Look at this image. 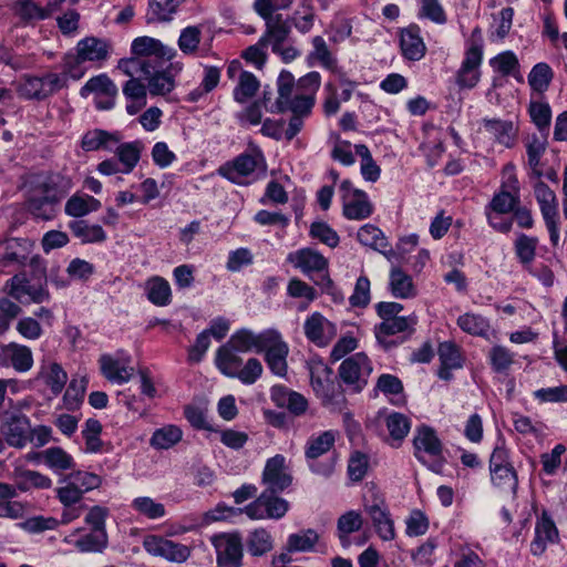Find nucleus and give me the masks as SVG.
Wrapping results in <instances>:
<instances>
[{"instance_id":"a19ab883","label":"nucleus","mask_w":567,"mask_h":567,"mask_svg":"<svg viewBox=\"0 0 567 567\" xmlns=\"http://www.w3.org/2000/svg\"><path fill=\"white\" fill-rule=\"evenodd\" d=\"M101 203L92 196H72L65 204V213L73 217H82L97 210Z\"/></svg>"},{"instance_id":"c9c22d12","label":"nucleus","mask_w":567,"mask_h":567,"mask_svg":"<svg viewBox=\"0 0 567 567\" xmlns=\"http://www.w3.org/2000/svg\"><path fill=\"white\" fill-rule=\"evenodd\" d=\"M456 323L462 331L477 337H486L491 329L488 319L473 312H466L460 316Z\"/></svg>"},{"instance_id":"1a4fd4ad","label":"nucleus","mask_w":567,"mask_h":567,"mask_svg":"<svg viewBox=\"0 0 567 567\" xmlns=\"http://www.w3.org/2000/svg\"><path fill=\"white\" fill-rule=\"evenodd\" d=\"M262 340V351L265 352V360L268 368L276 375L285 377L288 370V343L284 341L281 334L275 329L266 330V336Z\"/></svg>"},{"instance_id":"ea45409f","label":"nucleus","mask_w":567,"mask_h":567,"mask_svg":"<svg viewBox=\"0 0 567 567\" xmlns=\"http://www.w3.org/2000/svg\"><path fill=\"white\" fill-rule=\"evenodd\" d=\"M311 42L313 49L309 53V59L317 61L321 66L330 71H334L337 69V59L329 50L326 40L320 35H316Z\"/></svg>"},{"instance_id":"6e6d98bb","label":"nucleus","mask_w":567,"mask_h":567,"mask_svg":"<svg viewBox=\"0 0 567 567\" xmlns=\"http://www.w3.org/2000/svg\"><path fill=\"white\" fill-rule=\"evenodd\" d=\"M358 240L364 245L381 250L386 247L385 238L378 227L367 224L362 226L357 234Z\"/></svg>"},{"instance_id":"338daca9","label":"nucleus","mask_w":567,"mask_h":567,"mask_svg":"<svg viewBox=\"0 0 567 567\" xmlns=\"http://www.w3.org/2000/svg\"><path fill=\"white\" fill-rule=\"evenodd\" d=\"M310 235L331 248L339 244L338 234L328 224L322 221L311 225Z\"/></svg>"},{"instance_id":"4d7b16f0","label":"nucleus","mask_w":567,"mask_h":567,"mask_svg":"<svg viewBox=\"0 0 567 567\" xmlns=\"http://www.w3.org/2000/svg\"><path fill=\"white\" fill-rule=\"evenodd\" d=\"M23 23H32L48 19V12L42 10L35 0L25 1L13 12Z\"/></svg>"},{"instance_id":"e2e57ef3","label":"nucleus","mask_w":567,"mask_h":567,"mask_svg":"<svg viewBox=\"0 0 567 567\" xmlns=\"http://www.w3.org/2000/svg\"><path fill=\"white\" fill-rule=\"evenodd\" d=\"M416 323L415 317H395L383 321L379 326V331L385 336H393L404 332Z\"/></svg>"},{"instance_id":"dca6fc26","label":"nucleus","mask_w":567,"mask_h":567,"mask_svg":"<svg viewBox=\"0 0 567 567\" xmlns=\"http://www.w3.org/2000/svg\"><path fill=\"white\" fill-rule=\"evenodd\" d=\"M143 546L151 555L161 556L173 563H184L190 555L186 545L153 535L145 537Z\"/></svg>"},{"instance_id":"cd10ccee","label":"nucleus","mask_w":567,"mask_h":567,"mask_svg":"<svg viewBox=\"0 0 567 567\" xmlns=\"http://www.w3.org/2000/svg\"><path fill=\"white\" fill-rule=\"evenodd\" d=\"M147 299L157 307L168 306L172 301V289L166 279L153 276L145 282Z\"/></svg>"},{"instance_id":"37998d69","label":"nucleus","mask_w":567,"mask_h":567,"mask_svg":"<svg viewBox=\"0 0 567 567\" xmlns=\"http://www.w3.org/2000/svg\"><path fill=\"white\" fill-rule=\"evenodd\" d=\"M336 442V432L326 431L317 437L309 439L306 447V457L316 460L327 453Z\"/></svg>"},{"instance_id":"79ce46f5","label":"nucleus","mask_w":567,"mask_h":567,"mask_svg":"<svg viewBox=\"0 0 567 567\" xmlns=\"http://www.w3.org/2000/svg\"><path fill=\"white\" fill-rule=\"evenodd\" d=\"M538 245V239L536 237H530L525 234H520L514 244L515 254L520 261V264L528 268L532 266L533 260L536 256V248Z\"/></svg>"},{"instance_id":"49530a36","label":"nucleus","mask_w":567,"mask_h":567,"mask_svg":"<svg viewBox=\"0 0 567 567\" xmlns=\"http://www.w3.org/2000/svg\"><path fill=\"white\" fill-rule=\"evenodd\" d=\"M259 89V81L257 78L247 71H241L238 79V84L234 90V99L239 103H245L248 99L252 97Z\"/></svg>"},{"instance_id":"a878e982","label":"nucleus","mask_w":567,"mask_h":567,"mask_svg":"<svg viewBox=\"0 0 567 567\" xmlns=\"http://www.w3.org/2000/svg\"><path fill=\"white\" fill-rule=\"evenodd\" d=\"M132 52L138 56L155 55L171 60L176 54L173 48L164 45L159 40L151 37H140L132 42Z\"/></svg>"},{"instance_id":"c03bdc74","label":"nucleus","mask_w":567,"mask_h":567,"mask_svg":"<svg viewBox=\"0 0 567 567\" xmlns=\"http://www.w3.org/2000/svg\"><path fill=\"white\" fill-rule=\"evenodd\" d=\"M61 484L55 488V496L63 506L80 504L84 494L66 475L59 481Z\"/></svg>"},{"instance_id":"bb28decb","label":"nucleus","mask_w":567,"mask_h":567,"mask_svg":"<svg viewBox=\"0 0 567 567\" xmlns=\"http://www.w3.org/2000/svg\"><path fill=\"white\" fill-rule=\"evenodd\" d=\"M30 460L41 458L48 467L55 472H63L74 467L73 457L63 449L54 446L49 447L40 453L29 456Z\"/></svg>"},{"instance_id":"e433bc0d","label":"nucleus","mask_w":567,"mask_h":567,"mask_svg":"<svg viewBox=\"0 0 567 567\" xmlns=\"http://www.w3.org/2000/svg\"><path fill=\"white\" fill-rule=\"evenodd\" d=\"M14 478L17 482L18 489L22 492H27L32 487L45 489L52 486L51 478L37 471H16Z\"/></svg>"},{"instance_id":"6e6552de","label":"nucleus","mask_w":567,"mask_h":567,"mask_svg":"<svg viewBox=\"0 0 567 567\" xmlns=\"http://www.w3.org/2000/svg\"><path fill=\"white\" fill-rule=\"evenodd\" d=\"M365 514L369 516L377 535L383 542L395 539L396 532L394 520L385 499L378 493H373L371 499H365L363 504Z\"/></svg>"},{"instance_id":"c756f323","label":"nucleus","mask_w":567,"mask_h":567,"mask_svg":"<svg viewBox=\"0 0 567 567\" xmlns=\"http://www.w3.org/2000/svg\"><path fill=\"white\" fill-rule=\"evenodd\" d=\"M266 336V330L261 333H254L250 330L241 329L237 332H235L229 340L226 342L235 349L236 351L240 352H248L250 350H256L257 352L262 351V343H264V337Z\"/></svg>"},{"instance_id":"aec40b11","label":"nucleus","mask_w":567,"mask_h":567,"mask_svg":"<svg viewBox=\"0 0 567 567\" xmlns=\"http://www.w3.org/2000/svg\"><path fill=\"white\" fill-rule=\"evenodd\" d=\"M0 361L11 364L18 371H28L33 364L32 352L27 346L14 342L0 344Z\"/></svg>"},{"instance_id":"5fc2aeb1","label":"nucleus","mask_w":567,"mask_h":567,"mask_svg":"<svg viewBox=\"0 0 567 567\" xmlns=\"http://www.w3.org/2000/svg\"><path fill=\"white\" fill-rule=\"evenodd\" d=\"M553 75V71L547 63H538L528 74V83L533 90L543 92L549 86Z\"/></svg>"},{"instance_id":"c85d7f7f","label":"nucleus","mask_w":567,"mask_h":567,"mask_svg":"<svg viewBox=\"0 0 567 567\" xmlns=\"http://www.w3.org/2000/svg\"><path fill=\"white\" fill-rule=\"evenodd\" d=\"M534 195L544 219L558 218V203L555 193L543 181L534 185Z\"/></svg>"},{"instance_id":"f8f14e48","label":"nucleus","mask_w":567,"mask_h":567,"mask_svg":"<svg viewBox=\"0 0 567 567\" xmlns=\"http://www.w3.org/2000/svg\"><path fill=\"white\" fill-rule=\"evenodd\" d=\"M131 363V358L123 352L104 353L99 358L102 375L117 385L124 384L133 377L134 368Z\"/></svg>"},{"instance_id":"3c124183","label":"nucleus","mask_w":567,"mask_h":567,"mask_svg":"<svg viewBox=\"0 0 567 567\" xmlns=\"http://www.w3.org/2000/svg\"><path fill=\"white\" fill-rule=\"evenodd\" d=\"M181 439V429L174 425H168L154 432L151 439V444L156 449H169L179 442Z\"/></svg>"},{"instance_id":"680f3d73","label":"nucleus","mask_w":567,"mask_h":567,"mask_svg":"<svg viewBox=\"0 0 567 567\" xmlns=\"http://www.w3.org/2000/svg\"><path fill=\"white\" fill-rule=\"evenodd\" d=\"M529 115L533 123L542 131L547 130L550 125L551 110L548 103L532 102L529 104Z\"/></svg>"},{"instance_id":"4c0bfd02","label":"nucleus","mask_w":567,"mask_h":567,"mask_svg":"<svg viewBox=\"0 0 567 567\" xmlns=\"http://www.w3.org/2000/svg\"><path fill=\"white\" fill-rule=\"evenodd\" d=\"M319 540V535L315 529L308 528L299 533L289 535L286 544L288 551H311Z\"/></svg>"},{"instance_id":"774afa93","label":"nucleus","mask_w":567,"mask_h":567,"mask_svg":"<svg viewBox=\"0 0 567 567\" xmlns=\"http://www.w3.org/2000/svg\"><path fill=\"white\" fill-rule=\"evenodd\" d=\"M175 86L174 79L166 72L155 73L148 81V91L152 95H165Z\"/></svg>"},{"instance_id":"4be33fe9","label":"nucleus","mask_w":567,"mask_h":567,"mask_svg":"<svg viewBox=\"0 0 567 567\" xmlns=\"http://www.w3.org/2000/svg\"><path fill=\"white\" fill-rule=\"evenodd\" d=\"M485 131L492 135L496 143L512 148L517 140L518 127L512 121L499 118L483 120Z\"/></svg>"},{"instance_id":"7ed1b4c3","label":"nucleus","mask_w":567,"mask_h":567,"mask_svg":"<svg viewBox=\"0 0 567 567\" xmlns=\"http://www.w3.org/2000/svg\"><path fill=\"white\" fill-rule=\"evenodd\" d=\"M315 99L295 91V79L288 71H282L278 78V97L274 105L267 107L271 113L291 111L293 115L305 116L311 112Z\"/></svg>"},{"instance_id":"69168bd1","label":"nucleus","mask_w":567,"mask_h":567,"mask_svg":"<svg viewBox=\"0 0 567 567\" xmlns=\"http://www.w3.org/2000/svg\"><path fill=\"white\" fill-rule=\"evenodd\" d=\"M495 472H491V480L497 487L508 489L515 493L518 485L517 474L514 467H505Z\"/></svg>"},{"instance_id":"2eb2a0df","label":"nucleus","mask_w":567,"mask_h":567,"mask_svg":"<svg viewBox=\"0 0 567 567\" xmlns=\"http://www.w3.org/2000/svg\"><path fill=\"white\" fill-rule=\"evenodd\" d=\"M261 162L262 156L259 152L244 153L220 166L218 172L230 182L241 184L243 178L251 175Z\"/></svg>"},{"instance_id":"412c9836","label":"nucleus","mask_w":567,"mask_h":567,"mask_svg":"<svg viewBox=\"0 0 567 567\" xmlns=\"http://www.w3.org/2000/svg\"><path fill=\"white\" fill-rule=\"evenodd\" d=\"M287 260L305 274L320 272L327 269L328 260L311 248H302L290 252Z\"/></svg>"},{"instance_id":"473e14b6","label":"nucleus","mask_w":567,"mask_h":567,"mask_svg":"<svg viewBox=\"0 0 567 567\" xmlns=\"http://www.w3.org/2000/svg\"><path fill=\"white\" fill-rule=\"evenodd\" d=\"M120 142V136L103 130L89 131L82 138V147L87 152L100 148L111 150L112 145Z\"/></svg>"},{"instance_id":"09e8293b","label":"nucleus","mask_w":567,"mask_h":567,"mask_svg":"<svg viewBox=\"0 0 567 567\" xmlns=\"http://www.w3.org/2000/svg\"><path fill=\"white\" fill-rule=\"evenodd\" d=\"M310 382L313 389L328 388L331 382L332 370L321 360L312 359L308 362Z\"/></svg>"},{"instance_id":"ddd939ff","label":"nucleus","mask_w":567,"mask_h":567,"mask_svg":"<svg viewBox=\"0 0 567 567\" xmlns=\"http://www.w3.org/2000/svg\"><path fill=\"white\" fill-rule=\"evenodd\" d=\"M303 333L310 342L323 348L336 338L337 326L320 312H313L305 320Z\"/></svg>"},{"instance_id":"423d86ee","label":"nucleus","mask_w":567,"mask_h":567,"mask_svg":"<svg viewBox=\"0 0 567 567\" xmlns=\"http://www.w3.org/2000/svg\"><path fill=\"white\" fill-rule=\"evenodd\" d=\"M279 493L265 489L254 502L237 511L255 520L280 519L289 511V503L278 496Z\"/></svg>"},{"instance_id":"5701e85b","label":"nucleus","mask_w":567,"mask_h":567,"mask_svg":"<svg viewBox=\"0 0 567 567\" xmlns=\"http://www.w3.org/2000/svg\"><path fill=\"white\" fill-rule=\"evenodd\" d=\"M413 446L414 455L420 461L423 460L422 453H426L431 456H439L442 453V443L435 431L425 425L416 429Z\"/></svg>"},{"instance_id":"20e7f679","label":"nucleus","mask_w":567,"mask_h":567,"mask_svg":"<svg viewBox=\"0 0 567 567\" xmlns=\"http://www.w3.org/2000/svg\"><path fill=\"white\" fill-rule=\"evenodd\" d=\"M109 40L95 37H86L76 44V53L65 58V74L74 80L83 75L80 65L85 62H103L109 58L111 51Z\"/></svg>"},{"instance_id":"13d9d810","label":"nucleus","mask_w":567,"mask_h":567,"mask_svg":"<svg viewBox=\"0 0 567 567\" xmlns=\"http://www.w3.org/2000/svg\"><path fill=\"white\" fill-rule=\"evenodd\" d=\"M132 507L151 519L161 518L165 515L164 505L146 496L135 498L132 503Z\"/></svg>"},{"instance_id":"393cba45","label":"nucleus","mask_w":567,"mask_h":567,"mask_svg":"<svg viewBox=\"0 0 567 567\" xmlns=\"http://www.w3.org/2000/svg\"><path fill=\"white\" fill-rule=\"evenodd\" d=\"M400 48L404 58L411 61H419L424 56L425 44L420 37L417 27L411 25L401 31Z\"/></svg>"},{"instance_id":"f257e3e1","label":"nucleus","mask_w":567,"mask_h":567,"mask_svg":"<svg viewBox=\"0 0 567 567\" xmlns=\"http://www.w3.org/2000/svg\"><path fill=\"white\" fill-rule=\"evenodd\" d=\"M71 188V179L59 173L40 176L28 190L27 210L35 218L49 220L54 217L59 203Z\"/></svg>"},{"instance_id":"72a5a7b5","label":"nucleus","mask_w":567,"mask_h":567,"mask_svg":"<svg viewBox=\"0 0 567 567\" xmlns=\"http://www.w3.org/2000/svg\"><path fill=\"white\" fill-rule=\"evenodd\" d=\"M363 518L357 511H349L338 518L337 530L343 547L350 545L349 535L361 529Z\"/></svg>"},{"instance_id":"f3484780","label":"nucleus","mask_w":567,"mask_h":567,"mask_svg":"<svg viewBox=\"0 0 567 567\" xmlns=\"http://www.w3.org/2000/svg\"><path fill=\"white\" fill-rule=\"evenodd\" d=\"M261 482L266 485V489L275 492H282L291 485L292 476L287 471L282 455L277 454L267 461Z\"/></svg>"},{"instance_id":"39448f33","label":"nucleus","mask_w":567,"mask_h":567,"mask_svg":"<svg viewBox=\"0 0 567 567\" xmlns=\"http://www.w3.org/2000/svg\"><path fill=\"white\" fill-rule=\"evenodd\" d=\"M255 9L266 20V32L260 38V44L270 45L272 51H278L279 45L285 44L290 33V27L281 14H274L275 8L270 0H256Z\"/></svg>"},{"instance_id":"9d476101","label":"nucleus","mask_w":567,"mask_h":567,"mask_svg":"<svg viewBox=\"0 0 567 567\" xmlns=\"http://www.w3.org/2000/svg\"><path fill=\"white\" fill-rule=\"evenodd\" d=\"M219 567H240L244 556L239 533H224L212 537Z\"/></svg>"},{"instance_id":"de8ad7c7","label":"nucleus","mask_w":567,"mask_h":567,"mask_svg":"<svg viewBox=\"0 0 567 567\" xmlns=\"http://www.w3.org/2000/svg\"><path fill=\"white\" fill-rule=\"evenodd\" d=\"M546 151V138L537 136L535 134L527 137L526 141V153L528 158V165L535 174L540 175L539 165L540 158Z\"/></svg>"},{"instance_id":"9b49d317","label":"nucleus","mask_w":567,"mask_h":567,"mask_svg":"<svg viewBox=\"0 0 567 567\" xmlns=\"http://www.w3.org/2000/svg\"><path fill=\"white\" fill-rule=\"evenodd\" d=\"M343 202V215L348 219L361 220L371 216L373 206L367 194L354 188L350 181H343L340 185Z\"/></svg>"},{"instance_id":"7c9ffc66","label":"nucleus","mask_w":567,"mask_h":567,"mask_svg":"<svg viewBox=\"0 0 567 567\" xmlns=\"http://www.w3.org/2000/svg\"><path fill=\"white\" fill-rule=\"evenodd\" d=\"M390 290L395 298L409 299L416 296V288L410 275L398 267L390 271Z\"/></svg>"},{"instance_id":"a18cd8bd","label":"nucleus","mask_w":567,"mask_h":567,"mask_svg":"<svg viewBox=\"0 0 567 567\" xmlns=\"http://www.w3.org/2000/svg\"><path fill=\"white\" fill-rule=\"evenodd\" d=\"M520 199L518 194H512L507 190L499 189L492 198L486 207V210L495 212L496 214H508L512 213Z\"/></svg>"},{"instance_id":"bf43d9fd","label":"nucleus","mask_w":567,"mask_h":567,"mask_svg":"<svg viewBox=\"0 0 567 567\" xmlns=\"http://www.w3.org/2000/svg\"><path fill=\"white\" fill-rule=\"evenodd\" d=\"M202 31L198 27L190 25L185 28L178 39V48L185 54H194L200 42Z\"/></svg>"},{"instance_id":"0eeeda50","label":"nucleus","mask_w":567,"mask_h":567,"mask_svg":"<svg viewBox=\"0 0 567 567\" xmlns=\"http://www.w3.org/2000/svg\"><path fill=\"white\" fill-rule=\"evenodd\" d=\"M66 74L48 73L42 78L23 76L17 82V92L25 100H44L66 83Z\"/></svg>"},{"instance_id":"2f4dec72","label":"nucleus","mask_w":567,"mask_h":567,"mask_svg":"<svg viewBox=\"0 0 567 567\" xmlns=\"http://www.w3.org/2000/svg\"><path fill=\"white\" fill-rule=\"evenodd\" d=\"M248 553L254 557H261L274 548L271 534L262 527L251 530L246 538Z\"/></svg>"},{"instance_id":"052dcab7","label":"nucleus","mask_w":567,"mask_h":567,"mask_svg":"<svg viewBox=\"0 0 567 567\" xmlns=\"http://www.w3.org/2000/svg\"><path fill=\"white\" fill-rule=\"evenodd\" d=\"M82 90L102 94L106 97H114L117 94L116 85L106 75L92 78L86 82Z\"/></svg>"},{"instance_id":"0e129e2a","label":"nucleus","mask_w":567,"mask_h":567,"mask_svg":"<svg viewBox=\"0 0 567 567\" xmlns=\"http://www.w3.org/2000/svg\"><path fill=\"white\" fill-rule=\"evenodd\" d=\"M68 476L83 494L95 488H99L102 484V478L99 475L91 472L76 471L70 473Z\"/></svg>"},{"instance_id":"4468645a","label":"nucleus","mask_w":567,"mask_h":567,"mask_svg":"<svg viewBox=\"0 0 567 567\" xmlns=\"http://www.w3.org/2000/svg\"><path fill=\"white\" fill-rule=\"evenodd\" d=\"M10 297L22 302L25 297L30 301L41 303L49 300V291L43 286H33L28 280L25 274H17L9 279L3 288Z\"/></svg>"},{"instance_id":"f704fd0d","label":"nucleus","mask_w":567,"mask_h":567,"mask_svg":"<svg viewBox=\"0 0 567 567\" xmlns=\"http://www.w3.org/2000/svg\"><path fill=\"white\" fill-rule=\"evenodd\" d=\"M69 228L83 244L102 243L106 239V234L100 225H90L82 219L71 221Z\"/></svg>"},{"instance_id":"b1692460","label":"nucleus","mask_w":567,"mask_h":567,"mask_svg":"<svg viewBox=\"0 0 567 567\" xmlns=\"http://www.w3.org/2000/svg\"><path fill=\"white\" fill-rule=\"evenodd\" d=\"M437 354L441 362L437 374L440 379L450 380L452 378L451 370L460 369L463 365L461 350L455 343L444 341L440 343Z\"/></svg>"},{"instance_id":"58836bf2","label":"nucleus","mask_w":567,"mask_h":567,"mask_svg":"<svg viewBox=\"0 0 567 567\" xmlns=\"http://www.w3.org/2000/svg\"><path fill=\"white\" fill-rule=\"evenodd\" d=\"M106 532L93 530L74 542V546L82 553H101L107 547Z\"/></svg>"},{"instance_id":"6ab92c4d","label":"nucleus","mask_w":567,"mask_h":567,"mask_svg":"<svg viewBox=\"0 0 567 567\" xmlns=\"http://www.w3.org/2000/svg\"><path fill=\"white\" fill-rule=\"evenodd\" d=\"M371 371L372 367L368 357L358 352L341 363L339 375L347 384H355L369 377Z\"/></svg>"},{"instance_id":"603ef678","label":"nucleus","mask_w":567,"mask_h":567,"mask_svg":"<svg viewBox=\"0 0 567 567\" xmlns=\"http://www.w3.org/2000/svg\"><path fill=\"white\" fill-rule=\"evenodd\" d=\"M385 423L390 437L396 442H401L408 435L411 427L408 416L396 412L389 414Z\"/></svg>"},{"instance_id":"864d4df0","label":"nucleus","mask_w":567,"mask_h":567,"mask_svg":"<svg viewBox=\"0 0 567 567\" xmlns=\"http://www.w3.org/2000/svg\"><path fill=\"white\" fill-rule=\"evenodd\" d=\"M41 378L44 380V384L51 388V390H63L68 382L66 372L58 363H50L43 367Z\"/></svg>"},{"instance_id":"8fccbe9b","label":"nucleus","mask_w":567,"mask_h":567,"mask_svg":"<svg viewBox=\"0 0 567 567\" xmlns=\"http://www.w3.org/2000/svg\"><path fill=\"white\" fill-rule=\"evenodd\" d=\"M118 162L122 164V173H130L136 166L141 157V146L137 142L124 143L116 148Z\"/></svg>"},{"instance_id":"a211bd4d","label":"nucleus","mask_w":567,"mask_h":567,"mask_svg":"<svg viewBox=\"0 0 567 567\" xmlns=\"http://www.w3.org/2000/svg\"><path fill=\"white\" fill-rule=\"evenodd\" d=\"M0 433L8 445L23 449L30 440V420L25 415H11L1 424Z\"/></svg>"},{"instance_id":"f03ea898","label":"nucleus","mask_w":567,"mask_h":567,"mask_svg":"<svg viewBox=\"0 0 567 567\" xmlns=\"http://www.w3.org/2000/svg\"><path fill=\"white\" fill-rule=\"evenodd\" d=\"M217 369L225 375L238 378L244 384H252L262 373V365L258 359L250 358L243 365L239 352L225 343L218 348L215 355Z\"/></svg>"}]
</instances>
